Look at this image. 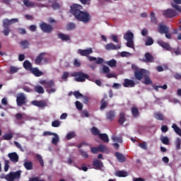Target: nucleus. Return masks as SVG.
I'll return each instance as SVG.
<instances>
[{
  "instance_id": "f257e3e1",
  "label": "nucleus",
  "mask_w": 181,
  "mask_h": 181,
  "mask_svg": "<svg viewBox=\"0 0 181 181\" xmlns=\"http://www.w3.org/2000/svg\"><path fill=\"white\" fill-rule=\"evenodd\" d=\"M83 6L80 4H74L71 6V13L79 22L88 23L91 21V16L87 11H83Z\"/></svg>"
},
{
  "instance_id": "f03ea898",
  "label": "nucleus",
  "mask_w": 181,
  "mask_h": 181,
  "mask_svg": "<svg viewBox=\"0 0 181 181\" xmlns=\"http://www.w3.org/2000/svg\"><path fill=\"white\" fill-rule=\"evenodd\" d=\"M71 77H74V80L77 81V83H84L86 80L90 78V76L87 74H84L83 71H74L71 74Z\"/></svg>"
},
{
  "instance_id": "7ed1b4c3",
  "label": "nucleus",
  "mask_w": 181,
  "mask_h": 181,
  "mask_svg": "<svg viewBox=\"0 0 181 181\" xmlns=\"http://www.w3.org/2000/svg\"><path fill=\"white\" fill-rule=\"evenodd\" d=\"M123 38L124 40H127V47H130L134 49V33L131 31H127L124 35Z\"/></svg>"
},
{
  "instance_id": "20e7f679",
  "label": "nucleus",
  "mask_w": 181,
  "mask_h": 181,
  "mask_svg": "<svg viewBox=\"0 0 181 181\" xmlns=\"http://www.w3.org/2000/svg\"><path fill=\"white\" fill-rule=\"evenodd\" d=\"M16 104L18 107H22V105H26L28 104V98L25 93H21L17 95Z\"/></svg>"
},
{
  "instance_id": "39448f33",
  "label": "nucleus",
  "mask_w": 181,
  "mask_h": 181,
  "mask_svg": "<svg viewBox=\"0 0 181 181\" xmlns=\"http://www.w3.org/2000/svg\"><path fill=\"white\" fill-rule=\"evenodd\" d=\"M54 86H56V84L54 83V81L53 80H49V81H47V83L45 86V88H46V91L47 93H48V94H52V93H54L55 91H57L56 88H53L54 87Z\"/></svg>"
},
{
  "instance_id": "423d86ee",
  "label": "nucleus",
  "mask_w": 181,
  "mask_h": 181,
  "mask_svg": "<svg viewBox=\"0 0 181 181\" xmlns=\"http://www.w3.org/2000/svg\"><path fill=\"white\" fill-rule=\"evenodd\" d=\"M163 16L164 18L172 19V18L177 16V12L173 8H168L163 11Z\"/></svg>"
},
{
  "instance_id": "0eeeda50",
  "label": "nucleus",
  "mask_w": 181,
  "mask_h": 181,
  "mask_svg": "<svg viewBox=\"0 0 181 181\" xmlns=\"http://www.w3.org/2000/svg\"><path fill=\"white\" fill-rule=\"evenodd\" d=\"M21 173H22L21 170L16 172H10L7 174V181H15L16 179H21Z\"/></svg>"
},
{
  "instance_id": "6e6552de",
  "label": "nucleus",
  "mask_w": 181,
  "mask_h": 181,
  "mask_svg": "<svg viewBox=\"0 0 181 181\" xmlns=\"http://www.w3.org/2000/svg\"><path fill=\"white\" fill-rule=\"evenodd\" d=\"M40 28L44 33H52L53 32V26L46 23H42L40 24Z\"/></svg>"
},
{
  "instance_id": "1a4fd4ad",
  "label": "nucleus",
  "mask_w": 181,
  "mask_h": 181,
  "mask_svg": "<svg viewBox=\"0 0 181 181\" xmlns=\"http://www.w3.org/2000/svg\"><path fill=\"white\" fill-rule=\"evenodd\" d=\"M19 20L18 18H12L11 20L5 18L3 20V28H9L13 23H18Z\"/></svg>"
},
{
  "instance_id": "9d476101",
  "label": "nucleus",
  "mask_w": 181,
  "mask_h": 181,
  "mask_svg": "<svg viewBox=\"0 0 181 181\" xmlns=\"http://www.w3.org/2000/svg\"><path fill=\"white\" fill-rule=\"evenodd\" d=\"M146 74V70L139 69V71H134V77L136 80L141 81L144 78V76Z\"/></svg>"
},
{
  "instance_id": "9b49d317",
  "label": "nucleus",
  "mask_w": 181,
  "mask_h": 181,
  "mask_svg": "<svg viewBox=\"0 0 181 181\" xmlns=\"http://www.w3.org/2000/svg\"><path fill=\"white\" fill-rule=\"evenodd\" d=\"M91 53H93V48H88L87 49H79L78 50V54L81 56H85V57H88Z\"/></svg>"
},
{
  "instance_id": "f8f14e48",
  "label": "nucleus",
  "mask_w": 181,
  "mask_h": 181,
  "mask_svg": "<svg viewBox=\"0 0 181 181\" xmlns=\"http://www.w3.org/2000/svg\"><path fill=\"white\" fill-rule=\"evenodd\" d=\"M135 84H136L135 81H134L133 80H131L129 78H125L124 80L122 86L127 88H132L135 87Z\"/></svg>"
},
{
  "instance_id": "ddd939ff",
  "label": "nucleus",
  "mask_w": 181,
  "mask_h": 181,
  "mask_svg": "<svg viewBox=\"0 0 181 181\" xmlns=\"http://www.w3.org/2000/svg\"><path fill=\"white\" fill-rule=\"evenodd\" d=\"M8 157L9 158L10 160L13 163H16L19 160V156L16 152L9 153L8 154Z\"/></svg>"
},
{
  "instance_id": "4468645a",
  "label": "nucleus",
  "mask_w": 181,
  "mask_h": 181,
  "mask_svg": "<svg viewBox=\"0 0 181 181\" xmlns=\"http://www.w3.org/2000/svg\"><path fill=\"white\" fill-rule=\"evenodd\" d=\"M31 104L40 108H43V107H46L47 105L46 102L44 100H33L31 102Z\"/></svg>"
},
{
  "instance_id": "2eb2a0df",
  "label": "nucleus",
  "mask_w": 181,
  "mask_h": 181,
  "mask_svg": "<svg viewBox=\"0 0 181 181\" xmlns=\"http://www.w3.org/2000/svg\"><path fill=\"white\" fill-rule=\"evenodd\" d=\"M45 54L46 53L45 52H42L40 54H38V56L35 59V64H37V66H40V64H42V62L45 59Z\"/></svg>"
},
{
  "instance_id": "dca6fc26",
  "label": "nucleus",
  "mask_w": 181,
  "mask_h": 181,
  "mask_svg": "<svg viewBox=\"0 0 181 181\" xmlns=\"http://www.w3.org/2000/svg\"><path fill=\"white\" fill-rule=\"evenodd\" d=\"M144 57L145 59H143V62H145V63H153L154 58L151 53L146 52L144 54Z\"/></svg>"
},
{
  "instance_id": "f3484780",
  "label": "nucleus",
  "mask_w": 181,
  "mask_h": 181,
  "mask_svg": "<svg viewBox=\"0 0 181 181\" xmlns=\"http://www.w3.org/2000/svg\"><path fill=\"white\" fill-rule=\"evenodd\" d=\"M158 45L163 47V49H165V50H172V47L169 45V43L165 42L162 40H158L157 42Z\"/></svg>"
},
{
  "instance_id": "a211bd4d",
  "label": "nucleus",
  "mask_w": 181,
  "mask_h": 181,
  "mask_svg": "<svg viewBox=\"0 0 181 181\" xmlns=\"http://www.w3.org/2000/svg\"><path fill=\"white\" fill-rule=\"evenodd\" d=\"M106 50H118L121 49V45H115L112 43H109L105 45Z\"/></svg>"
},
{
  "instance_id": "6ab92c4d",
  "label": "nucleus",
  "mask_w": 181,
  "mask_h": 181,
  "mask_svg": "<svg viewBox=\"0 0 181 181\" xmlns=\"http://www.w3.org/2000/svg\"><path fill=\"white\" fill-rule=\"evenodd\" d=\"M89 62H95L96 64H103L104 59L103 58H96L95 57H88Z\"/></svg>"
},
{
  "instance_id": "aec40b11",
  "label": "nucleus",
  "mask_w": 181,
  "mask_h": 181,
  "mask_svg": "<svg viewBox=\"0 0 181 181\" xmlns=\"http://www.w3.org/2000/svg\"><path fill=\"white\" fill-rule=\"evenodd\" d=\"M114 118H115V111L110 110L106 113V119L108 121H114Z\"/></svg>"
},
{
  "instance_id": "412c9836",
  "label": "nucleus",
  "mask_w": 181,
  "mask_h": 181,
  "mask_svg": "<svg viewBox=\"0 0 181 181\" xmlns=\"http://www.w3.org/2000/svg\"><path fill=\"white\" fill-rule=\"evenodd\" d=\"M24 168L26 170H33V163L30 160H25L23 163Z\"/></svg>"
},
{
  "instance_id": "4be33fe9",
  "label": "nucleus",
  "mask_w": 181,
  "mask_h": 181,
  "mask_svg": "<svg viewBox=\"0 0 181 181\" xmlns=\"http://www.w3.org/2000/svg\"><path fill=\"white\" fill-rule=\"evenodd\" d=\"M158 32L159 33H169V28L168 26L159 24L158 25Z\"/></svg>"
},
{
  "instance_id": "5701e85b",
  "label": "nucleus",
  "mask_w": 181,
  "mask_h": 181,
  "mask_svg": "<svg viewBox=\"0 0 181 181\" xmlns=\"http://www.w3.org/2000/svg\"><path fill=\"white\" fill-rule=\"evenodd\" d=\"M115 156H116L118 162H119L120 163H124V162H125V160H126V158H125V156H124V154H122L119 152H116Z\"/></svg>"
},
{
  "instance_id": "b1692460",
  "label": "nucleus",
  "mask_w": 181,
  "mask_h": 181,
  "mask_svg": "<svg viewBox=\"0 0 181 181\" xmlns=\"http://www.w3.org/2000/svg\"><path fill=\"white\" fill-rule=\"evenodd\" d=\"M30 72L32 73V74H34L35 77H40L43 76V73L42 72V71L39 70V69L37 68H33Z\"/></svg>"
},
{
  "instance_id": "393cba45",
  "label": "nucleus",
  "mask_w": 181,
  "mask_h": 181,
  "mask_svg": "<svg viewBox=\"0 0 181 181\" xmlns=\"http://www.w3.org/2000/svg\"><path fill=\"white\" fill-rule=\"evenodd\" d=\"M93 166L95 167V169H101L104 165L103 164V161L95 160L93 161Z\"/></svg>"
},
{
  "instance_id": "a878e982",
  "label": "nucleus",
  "mask_w": 181,
  "mask_h": 181,
  "mask_svg": "<svg viewBox=\"0 0 181 181\" xmlns=\"http://www.w3.org/2000/svg\"><path fill=\"white\" fill-rule=\"evenodd\" d=\"M127 121V119L125 118V113L124 112H122L119 113L118 123L119 125H124V122Z\"/></svg>"
},
{
  "instance_id": "bb28decb",
  "label": "nucleus",
  "mask_w": 181,
  "mask_h": 181,
  "mask_svg": "<svg viewBox=\"0 0 181 181\" xmlns=\"http://www.w3.org/2000/svg\"><path fill=\"white\" fill-rule=\"evenodd\" d=\"M59 39H61V40H63L64 42H67V40H70V36L69 35H66L62 33H59L58 34Z\"/></svg>"
},
{
  "instance_id": "cd10ccee",
  "label": "nucleus",
  "mask_w": 181,
  "mask_h": 181,
  "mask_svg": "<svg viewBox=\"0 0 181 181\" xmlns=\"http://www.w3.org/2000/svg\"><path fill=\"white\" fill-rule=\"evenodd\" d=\"M34 90L35 93H37V94H45V88L40 85L35 86L34 87Z\"/></svg>"
},
{
  "instance_id": "c85d7f7f",
  "label": "nucleus",
  "mask_w": 181,
  "mask_h": 181,
  "mask_svg": "<svg viewBox=\"0 0 181 181\" xmlns=\"http://www.w3.org/2000/svg\"><path fill=\"white\" fill-rule=\"evenodd\" d=\"M150 19L151 23H153V25H158V18L155 16V13L151 11L150 13Z\"/></svg>"
},
{
  "instance_id": "c756f323",
  "label": "nucleus",
  "mask_w": 181,
  "mask_h": 181,
  "mask_svg": "<svg viewBox=\"0 0 181 181\" xmlns=\"http://www.w3.org/2000/svg\"><path fill=\"white\" fill-rule=\"evenodd\" d=\"M23 66L25 70H29V71H31L32 69H33V67H32V63L28 60L23 62Z\"/></svg>"
},
{
  "instance_id": "7c9ffc66",
  "label": "nucleus",
  "mask_w": 181,
  "mask_h": 181,
  "mask_svg": "<svg viewBox=\"0 0 181 181\" xmlns=\"http://www.w3.org/2000/svg\"><path fill=\"white\" fill-rule=\"evenodd\" d=\"M99 138L103 141V142H105L106 144H108L110 142V139L108 138V135L107 134H99Z\"/></svg>"
},
{
  "instance_id": "2f4dec72",
  "label": "nucleus",
  "mask_w": 181,
  "mask_h": 181,
  "mask_svg": "<svg viewBox=\"0 0 181 181\" xmlns=\"http://www.w3.org/2000/svg\"><path fill=\"white\" fill-rule=\"evenodd\" d=\"M154 118L158 119V121H163L165 119V116L160 112H157L154 113Z\"/></svg>"
},
{
  "instance_id": "473e14b6",
  "label": "nucleus",
  "mask_w": 181,
  "mask_h": 181,
  "mask_svg": "<svg viewBox=\"0 0 181 181\" xmlns=\"http://www.w3.org/2000/svg\"><path fill=\"white\" fill-rule=\"evenodd\" d=\"M100 110H105V108H107V106L108 105V102L107 100H105V98H103L100 101Z\"/></svg>"
},
{
  "instance_id": "72a5a7b5",
  "label": "nucleus",
  "mask_w": 181,
  "mask_h": 181,
  "mask_svg": "<svg viewBox=\"0 0 181 181\" xmlns=\"http://www.w3.org/2000/svg\"><path fill=\"white\" fill-rule=\"evenodd\" d=\"M131 111H132V116L134 118H137V117H139V110L136 107H132Z\"/></svg>"
},
{
  "instance_id": "f704fd0d",
  "label": "nucleus",
  "mask_w": 181,
  "mask_h": 181,
  "mask_svg": "<svg viewBox=\"0 0 181 181\" xmlns=\"http://www.w3.org/2000/svg\"><path fill=\"white\" fill-rule=\"evenodd\" d=\"M115 175L116 176H118V177H127V176H128V173L124 170L117 171Z\"/></svg>"
},
{
  "instance_id": "c9c22d12",
  "label": "nucleus",
  "mask_w": 181,
  "mask_h": 181,
  "mask_svg": "<svg viewBox=\"0 0 181 181\" xmlns=\"http://www.w3.org/2000/svg\"><path fill=\"white\" fill-rule=\"evenodd\" d=\"M52 136H54L52 140L53 145H57V143L59 142V141L60 139L59 138V135L56 133H54V134H52Z\"/></svg>"
},
{
  "instance_id": "e433bc0d",
  "label": "nucleus",
  "mask_w": 181,
  "mask_h": 181,
  "mask_svg": "<svg viewBox=\"0 0 181 181\" xmlns=\"http://www.w3.org/2000/svg\"><path fill=\"white\" fill-rule=\"evenodd\" d=\"M160 140L162 142V144H163V145H169L170 141L168 136H163L160 137Z\"/></svg>"
},
{
  "instance_id": "4c0bfd02",
  "label": "nucleus",
  "mask_w": 181,
  "mask_h": 181,
  "mask_svg": "<svg viewBox=\"0 0 181 181\" xmlns=\"http://www.w3.org/2000/svg\"><path fill=\"white\" fill-rule=\"evenodd\" d=\"M4 141H11L13 138V133H7L3 136Z\"/></svg>"
},
{
  "instance_id": "58836bf2",
  "label": "nucleus",
  "mask_w": 181,
  "mask_h": 181,
  "mask_svg": "<svg viewBox=\"0 0 181 181\" xmlns=\"http://www.w3.org/2000/svg\"><path fill=\"white\" fill-rule=\"evenodd\" d=\"M23 4L27 8H29L31 6V8H33L35 6V3L33 1H30L29 0H24Z\"/></svg>"
},
{
  "instance_id": "ea45409f",
  "label": "nucleus",
  "mask_w": 181,
  "mask_h": 181,
  "mask_svg": "<svg viewBox=\"0 0 181 181\" xmlns=\"http://www.w3.org/2000/svg\"><path fill=\"white\" fill-rule=\"evenodd\" d=\"M35 158L36 159H37L39 163L42 167L45 166V162L43 161V158H42V156H40V154H36Z\"/></svg>"
},
{
  "instance_id": "a19ab883",
  "label": "nucleus",
  "mask_w": 181,
  "mask_h": 181,
  "mask_svg": "<svg viewBox=\"0 0 181 181\" xmlns=\"http://www.w3.org/2000/svg\"><path fill=\"white\" fill-rule=\"evenodd\" d=\"M153 43V39L151 37H147L146 40L145 41V45L146 46H152V44Z\"/></svg>"
},
{
  "instance_id": "79ce46f5",
  "label": "nucleus",
  "mask_w": 181,
  "mask_h": 181,
  "mask_svg": "<svg viewBox=\"0 0 181 181\" xmlns=\"http://www.w3.org/2000/svg\"><path fill=\"white\" fill-rule=\"evenodd\" d=\"M98 148L99 152L104 153V152H107V151H108V148H107V146H105L103 144L99 145L98 146Z\"/></svg>"
},
{
  "instance_id": "37998d69",
  "label": "nucleus",
  "mask_w": 181,
  "mask_h": 181,
  "mask_svg": "<svg viewBox=\"0 0 181 181\" xmlns=\"http://www.w3.org/2000/svg\"><path fill=\"white\" fill-rule=\"evenodd\" d=\"M21 46L23 47V49H28L29 47V41L25 40L20 42Z\"/></svg>"
},
{
  "instance_id": "c03bdc74",
  "label": "nucleus",
  "mask_w": 181,
  "mask_h": 181,
  "mask_svg": "<svg viewBox=\"0 0 181 181\" xmlns=\"http://www.w3.org/2000/svg\"><path fill=\"white\" fill-rule=\"evenodd\" d=\"M112 140L113 142H119V144H122V137L112 136Z\"/></svg>"
},
{
  "instance_id": "a18cd8bd",
  "label": "nucleus",
  "mask_w": 181,
  "mask_h": 181,
  "mask_svg": "<svg viewBox=\"0 0 181 181\" xmlns=\"http://www.w3.org/2000/svg\"><path fill=\"white\" fill-rule=\"evenodd\" d=\"M110 67H117V61L115 59H112L106 63Z\"/></svg>"
},
{
  "instance_id": "49530a36",
  "label": "nucleus",
  "mask_w": 181,
  "mask_h": 181,
  "mask_svg": "<svg viewBox=\"0 0 181 181\" xmlns=\"http://www.w3.org/2000/svg\"><path fill=\"white\" fill-rule=\"evenodd\" d=\"M76 28V23H69L66 25V30H73Z\"/></svg>"
},
{
  "instance_id": "de8ad7c7",
  "label": "nucleus",
  "mask_w": 181,
  "mask_h": 181,
  "mask_svg": "<svg viewBox=\"0 0 181 181\" xmlns=\"http://www.w3.org/2000/svg\"><path fill=\"white\" fill-rule=\"evenodd\" d=\"M73 138H76V133L74 132H71L66 134V139H68V141L73 139Z\"/></svg>"
},
{
  "instance_id": "09e8293b",
  "label": "nucleus",
  "mask_w": 181,
  "mask_h": 181,
  "mask_svg": "<svg viewBox=\"0 0 181 181\" xmlns=\"http://www.w3.org/2000/svg\"><path fill=\"white\" fill-rule=\"evenodd\" d=\"M60 125H62V122H60L59 120H54L52 122V127H53L54 128H59V127H60Z\"/></svg>"
},
{
  "instance_id": "8fccbe9b",
  "label": "nucleus",
  "mask_w": 181,
  "mask_h": 181,
  "mask_svg": "<svg viewBox=\"0 0 181 181\" xmlns=\"http://www.w3.org/2000/svg\"><path fill=\"white\" fill-rule=\"evenodd\" d=\"M90 131H91L93 135H98V136H100V135L101 134L100 133V130H98L97 129V127H92Z\"/></svg>"
},
{
  "instance_id": "3c124183",
  "label": "nucleus",
  "mask_w": 181,
  "mask_h": 181,
  "mask_svg": "<svg viewBox=\"0 0 181 181\" xmlns=\"http://www.w3.org/2000/svg\"><path fill=\"white\" fill-rule=\"evenodd\" d=\"M175 145H176V149L177 151H179L180 149L181 146V139L177 137L175 141Z\"/></svg>"
},
{
  "instance_id": "603ef678",
  "label": "nucleus",
  "mask_w": 181,
  "mask_h": 181,
  "mask_svg": "<svg viewBox=\"0 0 181 181\" xmlns=\"http://www.w3.org/2000/svg\"><path fill=\"white\" fill-rule=\"evenodd\" d=\"M3 33H4V36H8L9 34L11 33V28L9 27H4Z\"/></svg>"
},
{
  "instance_id": "864d4df0",
  "label": "nucleus",
  "mask_w": 181,
  "mask_h": 181,
  "mask_svg": "<svg viewBox=\"0 0 181 181\" xmlns=\"http://www.w3.org/2000/svg\"><path fill=\"white\" fill-rule=\"evenodd\" d=\"M19 71V68H17L16 66H10V73L11 74H13L15 73H18Z\"/></svg>"
},
{
  "instance_id": "5fc2aeb1",
  "label": "nucleus",
  "mask_w": 181,
  "mask_h": 181,
  "mask_svg": "<svg viewBox=\"0 0 181 181\" xmlns=\"http://www.w3.org/2000/svg\"><path fill=\"white\" fill-rule=\"evenodd\" d=\"M75 104L77 110H78L79 111L83 110V103H81L80 101H76Z\"/></svg>"
},
{
  "instance_id": "6e6d98bb",
  "label": "nucleus",
  "mask_w": 181,
  "mask_h": 181,
  "mask_svg": "<svg viewBox=\"0 0 181 181\" xmlns=\"http://www.w3.org/2000/svg\"><path fill=\"white\" fill-rule=\"evenodd\" d=\"M79 153H81V156L85 159H87V158H88V153H87V151H84L82 149H79Z\"/></svg>"
},
{
  "instance_id": "4d7b16f0",
  "label": "nucleus",
  "mask_w": 181,
  "mask_h": 181,
  "mask_svg": "<svg viewBox=\"0 0 181 181\" xmlns=\"http://www.w3.org/2000/svg\"><path fill=\"white\" fill-rule=\"evenodd\" d=\"M144 84H146V86H149V84H152V80H151L149 77L146 76L144 78Z\"/></svg>"
},
{
  "instance_id": "13d9d810",
  "label": "nucleus",
  "mask_w": 181,
  "mask_h": 181,
  "mask_svg": "<svg viewBox=\"0 0 181 181\" xmlns=\"http://www.w3.org/2000/svg\"><path fill=\"white\" fill-rule=\"evenodd\" d=\"M171 6L173 8H175V10H177L178 12H180L181 13V6H178L177 4L172 3Z\"/></svg>"
},
{
  "instance_id": "bf43d9fd",
  "label": "nucleus",
  "mask_w": 181,
  "mask_h": 181,
  "mask_svg": "<svg viewBox=\"0 0 181 181\" xmlns=\"http://www.w3.org/2000/svg\"><path fill=\"white\" fill-rule=\"evenodd\" d=\"M52 8H53V9H54V10L60 9V4H59V3L57 2V1H54V2L52 4Z\"/></svg>"
},
{
  "instance_id": "052dcab7",
  "label": "nucleus",
  "mask_w": 181,
  "mask_h": 181,
  "mask_svg": "<svg viewBox=\"0 0 181 181\" xmlns=\"http://www.w3.org/2000/svg\"><path fill=\"white\" fill-rule=\"evenodd\" d=\"M139 146H140L141 149H144V151H146V149H148V146H146V142H142L139 144Z\"/></svg>"
},
{
  "instance_id": "680f3d73",
  "label": "nucleus",
  "mask_w": 181,
  "mask_h": 181,
  "mask_svg": "<svg viewBox=\"0 0 181 181\" xmlns=\"http://www.w3.org/2000/svg\"><path fill=\"white\" fill-rule=\"evenodd\" d=\"M79 2H81L82 5H90L91 4V0H79Z\"/></svg>"
},
{
  "instance_id": "e2e57ef3",
  "label": "nucleus",
  "mask_w": 181,
  "mask_h": 181,
  "mask_svg": "<svg viewBox=\"0 0 181 181\" xmlns=\"http://www.w3.org/2000/svg\"><path fill=\"white\" fill-rule=\"evenodd\" d=\"M69 74L68 71H65L63 73L62 76V80H66L67 78H69Z\"/></svg>"
},
{
  "instance_id": "0e129e2a",
  "label": "nucleus",
  "mask_w": 181,
  "mask_h": 181,
  "mask_svg": "<svg viewBox=\"0 0 181 181\" xmlns=\"http://www.w3.org/2000/svg\"><path fill=\"white\" fill-rule=\"evenodd\" d=\"M168 131H169V128L168 127V126L163 125L161 127V132H163L164 134H165V132H168Z\"/></svg>"
},
{
  "instance_id": "69168bd1",
  "label": "nucleus",
  "mask_w": 181,
  "mask_h": 181,
  "mask_svg": "<svg viewBox=\"0 0 181 181\" xmlns=\"http://www.w3.org/2000/svg\"><path fill=\"white\" fill-rule=\"evenodd\" d=\"M90 152H92L93 154L98 153L99 152L98 147L90 148Z\"/></svg>"
},
{
  "instance_id": "338daca9",
  "label": "nucleus",
  "mask_w": 181,
  "mask_h": 181,
  "mask_svg": "<svg viewBox=\"0 0 181 181\" xmlns=\"http://www.w3.org/2000/svg\"><path fill=\"white\" fill-rule=\"evenodd\" d=\"M74 97H76V98H80V97H83V94H81L78 91H74Z\"/></svg>"
},
{
  "instance_id": "774afa93",
  "label": "nucleus",
  "mask_w": 181,
  "mask_h": 181,
  "mask_svg": "<svg viewBox=\"0 0 181 181\" xmlns=\"http://www.w3.org/2000/svg\"><path fill=\"white\" fill-rule=\"evenodd\" d=\"M74 66H75V67H80V66H81V62L78 59H74Z\"/></svg>"
}]
</instances>
